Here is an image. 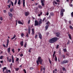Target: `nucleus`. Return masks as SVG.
<instances>
[{"label":"nucleus","mask_w":73,"mask_h":73,"mask_svg":"<svg viewBox=\"0 0 73 73\" xmlns=\"http://www.w3.org/2000/svg\"><path fill=\"white\" fill-rule=\"evenodd\" d=\"M58 38L56 37H54L49 39L48 41V42L50 43V44H53V43H54L55 42H56V41L58 40Z\"/></svg>","instance_id":"f257e3e1"},{"label":"nucleus","mask_w":73,"mask_h":73,"mask_svg":"<svg viewBox=\"0 0 73 73\" xmlns=\"http://www.w3.org/2000/svg\"><path fill=\"white\" fill-rule=\"evenodd\" d=\"M31 29L30 28H28V31H31Z\"/></svg>","instance_id":"8fccbe9b"},{"label":"nucleus","mask_w":73,"mask_h":73,"mask_svg":"<svg viewBox=\"0 0 73 73\" xmlns=\"http://www.w3.org/2000/svg\"><path fill=\"white\" fill-rule=\"evenodd\" d=\"M71 16H72V17H73V12H72L71 13Z\"/></svg>","instance_id":"49530a36"},{"label":"nucleus","mask_w":73,"mask_h":73,"mask_svg":"<svg viewBox=\"0 0 73 73\" xmlns=\"http://www.w3.org/2000/svg\"><path fill=\"white\" fill-rule=\"evenodd\" d=\"M23 7H25V0H23Z\"/></svg>","instance_id":"a211bd4d"},{"label":"nucleus","mask_w":73,"mask_h":73,"mask_svg":"<svg viewBox=\"0 0 73 73\" xmlns=\"http://www.w3.org/2000/svg\"><path fill=\"white\" fill-rule=\"evenodd\" d=\"M7 69V68H6V67H4L3 68V69H4V70H5V69Z\"/></svg>","instance_id":"13d9d810"},{"label":"nucleus","mask_w":73,"mask_h":73,"mask_svg":"<svg viewBox=\"0 0 73 73\" xmlns=\"http://www.w3.org/2000/svg\"><path fill=\"white\" fill-rule=\"evenodd\" d=\"M56 52L55 51H54V52H53V55H54H54H55V54H56Z\"/></svg>","instance_id":"c03bdc74"},{"label":"nucleus","mask_w":73,"mask_h":73,"mask_svg":"<svg viewBox=\"0 0 73 73\" xmlns=\"http://www.w3.org/2000/svg\"><path fill=\"white\" fill-rule=\"evenodd\" d=\"M34 25L35 26H38V25H38V22L37 21L35 20V21Z\"/></svg>","instance_id":"7ed1b4c3"},{"label":"nucleus","mask_w":73,"mask_h":73,"mask_svg":"<svg viewBox=\"0 0 73 73\" xmlns=\"http://www.w3.org/2000/svg\"><path fill=\"white\" fill-rule=\"evenodd\" d=\"M10 3H11L12 6H13V2H12V1H10Z\"/></svg>","instance_id":"7c9ffc66"},{"label":"nucleus","mask_w":73,"mask_h":73,"mask_svg":"<svg viewBox=\"0 0 73 73\" xmlns=\"http://www.w3.org/2000/svg\"><path fill=\"white\" fill-rule=\"evenodd\" d=\"M19 60V58H17L16 60V61H18Z\"/></svg>","instance_id":"a19ab883"},{"label":"nucleus","mask_w":73,"mask_h":73,"mask_svg":"<svg viewBox=\"0 0 73 73\" xmlns=\"http://www.w3.org/2000/svg\"><path fill=\"white\" fill-rule=\"evenodd\" d=\"M63 51L64 52H66V49H63Z\"/></svg>","instance_id":"79ce46f5"},{"label":"nucleus","mask_w":73,"mask_h":73,"mask_svg":"<svg viewBox=\"0 0 73 73\" xmlns=\"http://www.w3.org/2000/svg\"><path fill=\"white\" fill-rule=\"evenodd\" d=\"M18 23L19 24H21V25H23V23L21 22V21H18Z\"/></svg>","instance_id":"6e6552de"},{"label":"nucleus","mask_w":73,"mask_h":73,"mask_svg":"<svg viewBox=\"0 0 73 73\" xmlns=\"http://www.w3.org/2000/svg\"><path fill=\"white\" fill-rule=\"evenodd\" d=\"M32 32H35V31H34V29H32Z\"/></svg>","instance_id":"774afa93"},{"label":"nucleus","mask_w":73,"mask_h":73,"mask_svg":"<svg viewBox=\"0 0 73 73\" xmlns=\"http://www.w3.org/2000/svg\"><path fill=\"white\" fill-rule=\"evenodd\" d=\"M66 63H68V61L67 60H64L61 62V64H66Z\"/></svg>","instance_id":"20e7f679"},{"label":"nucleus","mask_w":73,"mask_h":73,"mask_svg":"<svg viewBox=\"0 0 73 73\" xmlns=\"http://www.w3.org/2000/svg\"><path fill=\"white\" fill-rule=\"evenodd\" d=\"M0 20L1 21H2V20H3V18L2 17H1Z\"/></svg>","instance_id":"09e8293b"},{"label":"nucleus","mask_w":73,"mask_h":73,"mask_svg":"<svg viewBox=\"0 0 73 73\" xmlns=\"http://www.w3.org/2000/svg\"><path fill=\"white\" fill-rule=\"evenodd\" d=\"M0 62H1V63L2 64L3 63V60L1 61Z\"/></svg>","instance_id":"0e129e2a"},{"label":"nucleus","mask_w":73,"mask_h":73,"mask_svg":"<svg viewBox=\"0 0 73 73\" xmlns=\"http://www.w3.org/2000/svg\"><path fill=\"white\" fill-rule=\"evenodd\" d=\"M7 51L8 53H10L11 52V48L10 47L7 48Z\"/></svg>","instance_id":"4468645a"},{"label":"nucleus","mask_w":73,"mask_h":73,"mask_svg":"<svg viewBox=\"0 0 73 73\" xmlns=\"http://www.w3.org/2000/svg\"><path fill=\"white\" fill-rule=\"evenodd\" d=\"M41 3H44V1L41 0Z\"/></svg>","instance_id":"69168bd1"},{"label":"nucleus","mask_w":73,"mask_h":73,"mask_svg":"<svg viewBox=\"0 0 73 73\" xmlns=\"http://www.w3.org/2000/svg\"><path fill=\"white\" fill-rule=\"evenodd\" d=\"M69 27L70 29H73V27H72V26L70 25Z\"/></svg>","instance_id":"473e14b6"},{"label":"nucleus","mask_w":73,"mask_h":73,"mask_svg":"<svg viewBox=\"0 0 73 73\" xmlns=\"http://www.w3.org/2000/svg\"><path fill=\"white\" fill-rule=\"evenodd\" d=\"M9 39H7V44H9Z\"/></svg>","instance_id":"ea45409f"},{"label":"nucleus","mask_w":73,"mask_h":73,"mask_svg":"<svg viewBox=\"0 0 73 73\" xmlns=\"http://www.w3.org/2000/svg\"><path fill=\"white\" fill-rule=\"evenodd\" d=\"M60 33H59L57 32L56 33V36L57 37H58L60 36Z\"/></svg>","instance_id":"1a4fd4ad"},{"label":"nucleus","mask_w":73,"mask_h":73,"mask_svg":"<svg viewBox=\"0 0 73 73\" xmlns=\"http://www.w3.org/2000/svg\"><path fill=\"white\" fill-rule=\"evenodd\" d=\"M48 60L49 61V62L50 64H52V62H51V61L50 60V58H49Z\"/></svg>","instance_id":"e433bc0d"},{"label":"nucleus","mask_w":73,"mask_h":73,"mask_svg":"<svg viewBox=\"0 0 73 73\" xmlns=\"http://www.w3.org/2000/svg\"><path fill=\"white\" fill-rule=\"evenodd\" d=\"M12 62L13 63H14V58L13 57V55L12 56Z\"/></svg>","instance_id":"9b49d317"},{"label":"nucleus","mask_w":73,"mask_h":73,"mask_svg":"<svg viewBox=\"0 0 73 73\" xmlns=\"http://www.w3.org/2000/svg\"><path fill=\"white\" fill-rule=\"evenodd\" d=\"M37 36H38V35H36L35 36V38H37Z\"/></svg>","instance_id":"37998d69"},{"label":"nucleus","mask_w":73,"mask_h":73,"mask_svg":"<svg viewBox=\"0 0 73 73\" xmlns=\"http://www.w3.org/2000/svg\"><path fill=\"white\" fill-rule=\"evenodd\" d=\"M50 15L51 16H54V14L52 12L50 13Z\"/></svg>","instance_id":"f8f14e48"},{"label":"nucleus","mask_w":73,"mask_h":73,"mask_svg":"<svg viewBox=\"0 0 73 73\" xmlns=\"http://www.w3.org/2000/svg\"><path fill=\"white\" fill-rule=\"evenodd\" d=\"M53 5H54V4H57V2L56 1H53Z\"/></svg>","instance_id":"4be33fe9"},{"label":"nucleus","mask_w":73,"mask_h":73,"mask_svg":"<svg viewBox=\"0 0 73 73\" xmlns=\"http://www.w3.org/2000/svg\"><path fill=\"white\" fill-rule=\"evenodd\" d=\"M11 60H12L11 59H9V62H11Z\"/></svg>","instance_id":"338daca9"},{"label":"nucleus","mask_w":73,"mask_h":73,"mask_svg":"<svg viewBox=\"0 0 73 73\" xmlns=\"http://www.w3.org/2000/svg\"><path fill=\"white\" fill-rule=\"evenodd\" d=\"M65 12V9H61V11H60V12Z\"/></svg>","instance_id":"5701e85b"},{"label":"nucleus","mask_w":73,"mask_h":73,"mask_svg":"<svg viewBox=\"0 0 73 73\" xmlns=\"http://www.w3.org/2000/svg\"><path fill=\"white\" fill-rule=\"evenodd\" d=\"M41 4H42V6H44V3H42Z\"/></svg>","instance_id":"4d7b16f0"},{"label":"nucleus","mask_w":73,"mask_h":73,"mask_svg":"<svg viewBox=\"0 0 73 73\" xmlns=\"http://www.w3.org/2000/svg\"><path fill=\"white\" fill-rule=\"evenodd\" d=\"M60 15H61L62 17L64 16V13L63 12H60Z\"/></svg>","instance_id":"393cba45"},{"label":"nucleus","mask_w":73,"mask_h":73,"mask_svg":"<svg viewBox=\"0 0 73 73\" xmlns=\"http://www.w3.org/2000/svg\"><path fill=\"white\" fill-rule=\"evenodd\" d=\"M21 4V0H19L18 2V4L20 5Z\"/></svg>","instance_id":"412c9836"},{"label":"nucleus","mask_w":73,"mask_h":73,"mask_svg":"<svg viewBox=\"0 0 73 73\" xmlns=\"http://www.w3.org/2000/svg\"><path fill=\"white\" fill-rule=\"evenodd\" d=\"M62 57L63 58H65V56L64 55H63L62 56Z\"/></svg>","instance_id":"a18cd8bd"},{"label":"nucleus","mask_w":73,"mask_h":73,"mask_svg":"<svg viewBox=\"0 0 73 73\" xmlns=\"http://www.w3.org/2000/svg\"><path fill=\"white\" fill-rule=\"evenodd\" d=\"M24 34H23V33H21V37H23V36H24Z\"/></svg>","instance_id":"72a5a7b5"},{"label":"nucleus","mask_w":73,"mask_h":73,"mask_svg":"<svg viewBox=\"0 0 73 73\" xmlns=\"http://www.w3.org/2000/svg\"><path fill=\"white\" fill-rule=\"evenodd\" d=\"M27 43H25L24 45V48H27Z\"/></svg>","instance_id":"f704fd0d"},{"label":"nucleus","mask_w":73,"mask_h":73,"mask_svg":"<svg viewBox=\"0 0 73 73\" xmlns=\"http://www.w3.org/2000/svg\"><path fill=\"white\" fill-rule=\"evenodd\" d=\"M38 8L40 9H41L42 8V6H41L40 5H39L38 6Z\"/></svg>","instance_id":"c9c22d12"},{"label":"nucleus","mask_w":73,"mask_h":73,"mask_svg":"<svg viewBox=\"0 0 73 73\" xmlns=\"http://www.w3.org/2000/svg\"><path fill=\"white\" fill-rule=\"evenodd\" d=\"M68 36L69 37L70 39V40H72V36L71 35L68 34Z\"/></svg>","instance_id":"2eb2a0df"},{"label":"nucleus","mask_w":73,"mask_h":73,"mask_svg":"<svg viewBox=\"0 0 73 73\" xmlns=\"http://www.w3.org/2000/svg\"><path fill=\"white\" fill-rule=\"evenodd\" d=\"M29 69L30 70H33V69L34 68H33L32 67H30Z\"/></svg>","instance_id":"4c0bfd02"},{"label":"nucleus","mask_w":73,"mask_h":73,"mask_svg":"<svg viewBox=\"0 0 73 73\" xmlns=\"http://www.w3.org/2000/svg\"><path fill=\"white\" fill-rule=\"evenodd\" d=\"M23 43H24L23 41H21V42L20 45L21 46H23Z\"/></svg>","instance_id":"aec40b11"},{"label":"nucleus","mask_w":73,"mask_h":73,"mask_svg":"<svg viewBox=\"0 0 73 73\" xmlns=\"http://www.w3.org/2000/svg\"><path fill=\"white\" fill-rule=\"evenodd\" d=\"M17 1L15 0V2L14 3V5H16V4H17Z\"/></svg>","instance_id":"cd10ccee"},{"label":"nucleus","mask_w":73,"mask_h":73,"mask_svg":"<svg viewBox=\"0 0 73 73\" xmlns=\"http://www.w3.org/2000/svg\"><path fill=\"white\" fill-rule=\"evenodd\" d=\"M16 35H14L13 36V37L11 38V39L13 40V39H14V38H15V37H16Z\"/></svg>","instance_id":"b1692460"},{"label":"nucleus","mask_w":73,"mask_h":73,"mask_svg":"<svg viewBox=\"0 0 73 73\" xmlns=\"http://www.w3.org/2000/svg\"><path fill=\"white\" fill-rule=\"evenodd\" d=\"M4 57V56H1L0 57V59L2 60V58Z\"/></svg>","instance_id":"bb28decb"},{"label":"nucleus","mask_w":73,"mask_h":73,"mask_svg":"<svg viewBox=\"0 0 73 73\" xmlns=\"http://www.w3.org/2000/svg\"><path fill=\"white\" fill-rule=\"evenodd\" d=\"M18 52H20V50H21V49H20V48H19L18 49Z\"/></svg>","instance_id":"bf43d9fd"},{"label":"nucleus","mask_w":73,"mask_h":73,"mask_svg":"<svg viewBox=\"0 0 73 73\" xmlns=\"http://www.w3.org/2000/svg\"><path fill=\"white\" fill-rule=\"evenodd\" d=\"M49 27V25H46L45 26V30L46 31L48 28V27Z\"/></svg>","instance_id":"ddd939ff"},{"label":"nucleus","mask_w":73,"mask_h":73,"mask_svg":"<svg viewBox=\"0 0 73 73\" xmlns=\"http://www.w3.org/2000/svg\"><path fill=\"white\" fill-rule=\"evenodd\" d=\"M32 48H30L29 49V52L31 53V50H32Z\"/></svg>","instance_id":"c85d7f7f"},{"label":"nucleus","mask_w":73,"mask_h":73,"mask_svg":"<svg viewBox=\"0 0 73 73\" xmlns=\"http://www.w3.org/2000/svg\"><path fill=\"white\" fill-rule=\"evenodd\" d=\"M29 15V11L26 12H25V16H27Z\"/></svg>","instance_id":"0eeeda50"},{"label":"nucleus","mask_w":73,"mask_h":73,"mask_svg":"<svg viewBox=\"0 0 73 73\" xmlns=\"http://www.w3.org/2000/svg\"><path fill=\"white\" fill-rule=\"evenodd\" d=\"M56 0L57 1V2H60V1H59V0Z\"/></svg>","instance_id":"6e6d98bb"},{"label":"nucleus","mask_w":73,"mask_h":73,"mask_svg":"<svg viewBox=\"0 0 73 73\" xmlns=\"http://www.w3.org/2000/svg\"><path fill=\"white\" fill-rule=\"evenodd\" d=\"M42 12H41L40 14H38V16L39 17H40V16H41V15H42Z\"/></svg>","instance_id":"c756f323"},{"label":"nucleus","mask_w":73,"mask_h":73,"mask_svg":"<svg viewBox=\"0 0 73 73\" xmlns=\"http://www.w3.org/2000/svg\"><path fill=\"white\" fill-rule=\"evenodd\" d=\"M38 25H40L42 24V19H40L38 22Z\"/></svg>","instance_id":"423d86ee"},{"label":"nucleus","mask_w":73,"mask_h":73,"mask_svg":"<svg viewBox=\"0 0 73 73\" xmlns=\"http://www.w3.org/2000/svg\"><path fill=\"white\" fill-rule=\"evenodd\" d=\"M45 20V17H44V18L42 20V21H44V20Z\"/></svg>","instance_id":"864d4df0"},{"label":"nucleus","mask_w":73,"mask_h":73,"mask_svg":"<svg viewBox=\"0 0 73 73\" xmlns=\"http://www.w3.org/2000/svg\"><path fill=\"white\" fill-rule=\"evenodd\" d=\"M64 21H65V22H66V23H67V20H66L65 19H64Z\"/></svg>","instance_id":"3c124183"},{"label":"nucleus","mask_w":73,"mask_h":73,"mask_svg":"<svg viewBox=\"0 0 73 73\" xmlns=\"http://www.w3.org/2000/svg\"><path fill=\"white\" fill-rule=\"evenodd\" d=\"M23 71L25 73H27V72L26 71V70H25V69H24L23 70Z\"/></svg>","instance_id":"de8ad7c7"},{"label":"nucleus","mask_w":73,"mask_h":73,"mask_svg":"<svg viewBox=\"0 0 73 73\" xmlns=\"http://www.w3.org/2000/svg\"><path fill=\"white\" fill-rule=\"evenodd\" d=\"M10 1H11V0H8V1H7V3H9Z\"/></svg>","instance_id":"e2e57ef3"},{"label":"nucleus","mask_w":73,"mask_h":73,"mask_svg":"<svg viewBox=\"0 0 73 73\" xmlns=\"http://www.w3.org/2000/svg\"><path fill=\"white\" fill-rule=\"evenodd\" d=\"M3 47H4V48H5V47H6V46H5V44H3Z\"/></svg>","instance_id":"052dcab7"},{"label":"nucleus","mask_w":73,"mask_h":73,"mask_svg":"<svg viewBox=\"0 0 73 73\" xmlns=\"http://www.w3.org/2000/svg\"><path fill=\"white\" fill-rule=\"evenodd\" d=\"M42 66H41V71H42V70H45V68H42Z\"/></svg>","instance_id":"f3484780"},{"label":"nucleus","mask_w":73,"mask_h":73,"mask_svg":"<svg viewBox=\"0 0 73 73\" xmlns=\"http://www.w3.org/2000/svg\"><path fill=\"white\" fill-rule=\"evenodd\" d=\"M39 37L40 39H42V35L41 34H39Z\"/></svg>","instance_id":"9d476101"},{"label":"nucleus","mask_w":73,"mask_h":73,"mask_svg":"<svg viewBox=\"0 0 73 73\" xmlns=\"http://www.w3.org/2000/svg\"><path fill=\"white\" fill-rule=\"evenodd\" d=\"M66 54L67 56H68L69 54V53H66Z\"/></svg>","instance_id":"5fc2aeb1"},{"label":"nucleus","mask_w":73,"mask_h":73,"mask_svg":"<svg viewBox=\"0 0 73 73\" xmlns=\"http://www.w3.org/2000/svg\"><path fill=\"white\" fill-rule=\"evenodd\" d=\"M59 45L58 44L57 46H56V49H58V48H59Z\"/></svg>","instance_id":"a878e982"},{"label":"nucleus","mask_w":73,"mask_h":73,"mask_svg":"<svg viewBox=\"0 0 73 73\" xmlns=\"http://www.w3.org/2000/svg\"><path fill=\"white\" fill-rule=\"evenodd\" d=\"M12 51L13 53H15V51L14 50V49H13L12 50Z\"/></svg>","instance_id":"603ef678"},{"label":"nucleus","mask_w":73,"mask_h":73,"mask_svg":"<svg viewBox=\"0 0 73 73\" xmlns=\"http://www.w3.org/2000/svg\"><path fill=\"white\" fill-rule=\"evenodd\" d=\"M42 61H43V60L41 59V58L40 56L39 57L38 60H36V64L37 65H39V62L40 63V65H42Z\"/></svg>","instance_id":"f03ea898"},{"label":"nucleus","mask_w":73,"mask_h":73,"mask_svg":"<svg viewBox=\"0 0 73 73\" xmlns=\"http://www.w3.org/2000/svg\"><path fill=\"white\" fill-rule=\"evenodd\" d=\"M10 11L11 12H12V11H14V9H13V8L10 9Z\"/></svg>","instance_id":"dca6fc26"},{"label":"nucleus","mask_w":73,"mask_h":73,"mask_svg":"<svg viewBox=\"0 0 73 73\" xmlns=\"http://www.w3.org/2000/svg\"><path fill=\"white\" fill-rule=\"evenodd\" d=\"M16 71H18L19 70V68H15Z\"/></svg>","instance_id":"58836bf2"},{"label":"nucleus","mask_w":73,"mask_h":73,"mask_svg":"<svg viewBox=\"0 0 73 73\" xmlns=\"http://www.w3.org/2000/svg\"><path fill=\"white\" fill-rule=\"evenodd\" d=\"M8 14L9 17H13V14H12V13L9 12H8Z\"/></svg>","instance_id":"39448f33"},{"label":"nucleus","mask_w":73,"mask_h":73,"mask_svg":"<svg viewBox=\"0 0 73 73\" xmlns=\"http://www.w3.org/2000/svg\"><path fill=\"white\" fill-rule=\"evenodd\" d=\"M29 35V34H28V33H27L26 35V37H28Z\"/></svg>","instance_id":"680f3d73"},{"label":"nucleus","mask_w":73,"mask_h":73,"mask_svg":"<svg viewBox=\"0 0 73 73\" xmlns=\"http://www.w3.org/2000/svg\"><path fill=\"white\" fill-rule=\"evenodd\" d=\"M55 60L56 62H57V56L56 55L55 56Z\"/></svg>","instance_id":"6ab92c4d"},{"label":"nucleus","mask_w":73,"mask_h":73,"mask_svg":"<svg viewBox=\"0 0 73 73\" xmlns=\"http://www.w3.org/2000/svg\"><path fill=\"white\" fill-rule=\"evenodd\" d=\"M62 70L63 71H66V69H65V68L64 67H63L62 68Z\"/></svg>","instance_id":"2f4dec72"}]
</instances>
